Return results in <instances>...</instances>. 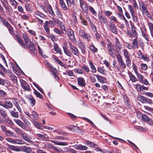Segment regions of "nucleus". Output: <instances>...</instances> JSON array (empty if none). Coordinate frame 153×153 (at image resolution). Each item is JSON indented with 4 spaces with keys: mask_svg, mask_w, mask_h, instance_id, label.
I'll return each mask as SVG.
<instances>
[{
    "mask_svg": "<svg viewBox=\"0 0 153 153\" xmlns=\"http://www.w3.org/2000/svg\"><path fill=\"white\" fill-rule=\"evenodd\" d=\"M140 8L143 14L148 16L149 13L147 10V5L144 2L141 1L139 3Z\"/></svg>",
    "mask_w": 153,
    "mask_h": 153,
    "instance_id": "nucleus-1",
    "label": "nucleus"
},
{
    "mask_svg": "<svg viewBox=\"0 0 153 153\" xmlns=\"http://www.w3.org/2000/svg\"><path fill=\"white\" fill-rule=\"evenodd\" d=\"M34 16L39 20L40 23L42 24L43 22V21L41 19H45L46 16L39 11H36L34 14Z\"/></svg>",
    "mask_w": 153,
    "mask_h": 153,
    "instance_id": "nucleus-2",
    "label": "nucleus"
},
{
    "mask_svg": "<svg viewBox=\"0 0 153 153\" xmlns=\"http://www.w3.org/2000/svg\"><path fill=\"white\" fill-rule=\"evenodd\" d=\"M107 48L109 53L111 56L113 58L115 57V54L114 48L113 45L111 43L109 44L108 45Z\"/></svg>",
    "mask_w": 153,
    "mask_h": 153,
    "instance_id": "nucleus-3",
    "label": "nucleus"
},
{
    "mask_svg": "<svg viewBox=\"0 0 153 153\" xmlns=\"http://www.w3.org/2000/svg\"><path fill=\"white\" fill-rule=\"evenodd\" d=\"M1 128L2 131L4 133L5 135L7 137H11L13 134V132L10 131L7 129L5 126L2 125L1 126Z\"/></svg>",
    "mask_w": 153,
    "mask_h": 153,
    "instance_id": "nucleus-4",
    "label": "nucleus"
},
{
    "mask_svg": "<svg viewBox=\"0 0 153 153\" xmlns=\"http://www.w3.org/2000/svg\"><path fill=\"white\" fill-rule=\"evenodd\" d=\"M67 34L70 40L72 42H74L76 41V39L74 31L71 29H68L67 30Z\"/></svg>",
    "mask_w": 153,
    "mask_h": 153,
    "instance_id": "nucleus-5",
    "label": "nucleus"
},
{
    "mask_svg": "<svg viewBox=\"0 0 153 153\" xmlns=\"http://www.w3.org/2000/svg\"><path fill=\"white\" fill-rule=\"evenodd\" d=\"M80 6L82 10L85 13L88 12V8L86 4L83 0H79Z\"/></svg>",
    "mask_w": 153,
    "mask_h": 153,
    "instance_id": "nucleus-6",
    "label": "nucleus"
},
{
    "mask_svg": "<svg viewBox=\"0 0 153 153\" xmlns=\"http://www.w3.org/2000/svg\"><path fill=\"white\" fill-rule=\"evenodd\" d=\"M115 46L116 50L118 52H120V50L122 48V45L117 37L115 38Z\"/></svg>",
    "mask_w": 153,
    "mask_h": 153,
    "instance_id": "nucleus-7",
    "label": "nucleus"
},
{
    "mask_svg": "<svg viewBox=\"0 0 153 153\" xmlns=\"http://www.w3.org/2000/svg\"><path fill=\"white\" fill-rule=\"evenodd\" d=\"M117 57L118 63L120 64V67L122 69H125L126 66L124 63L121 55L120 54L117 55Z\"/></svg>",
    "mask_w": 153,
    "mask_h": 153,
    "instance_id": "nucleus-8",
    "label": "nucleus"
},
{
    "mask_svg": "<svg viewBox=\"0 0 153 153\" xmlns=\"http://www.w3.org/2000/svg\"><path fill=\"white\" fill-rule=\"evenodd\" d=\"M21 86L25 90L27 91H30V88L29 85L25 81L22 80L21 81Z\"/></svg>",
    "mask_w": 153,
    "mask_h": 153,
    "instance_id": "nucleus-9",
    "label": "nucleus"
},
{
    "mask_svg": "<svg viewBox=\"0 0 153 153\" xmlns=\"http://www.w3.org/2000/svg\"><path fill=\"white\" fill-rule=\"evenodd\" d=\"M98 18L100 23L101 24H104L105 25H108V22L107 18L105 16L101 15H99Z\"/></svg>",
    "mask_w": 153,
    "mask_h": 153,
    "instance_id": "nucleus-10",
    "label": "nucleus"
},
{
    "mask_svg": "<svg viewBox=\"0 0 153 153\" xmlns=\"http://www.w3.org/2000/svg\"><path fill=\"white\" fill-rule=\"evenodd\" d=\"M62 48L65 53L68 56L71 57L72 54L68 49L67 44L66 43H64L63 45Z\"/></svg>",
    "mask_w": 153,
    "mask_h": 153,
    "instance_id": "nucleus-11",
    "label": "nucleus"
},
{
    "mask_svg": "<svg viewBox=\"0 0 153 153\" xmlns=\"http://www.w3.org/2000/svg\"><path fill=\"white\" fill-rule=\"evenodd\" d=\"M4 103L5 104H3V107L5 108H11L13 107V104L10 101L6 100Z\"/></svg>",
    "mask_w": 153,
    "mask_h": 153,
    "instance_id": "nucleus-12",
    "label": "nucleus"
},
{
    "mask_svg": "<svg viewBox=\"0 0 153 153\" xmlns=\"http://www.w3.org/2000/svg\"><path fill=\"white\" fill-rule=\"evenodd\" d=\"M23 139L30 143H33V142L28 137L27 134L25 132H23L21 135Z\"/></svg>",
    "mask_w": 153,
    "mask_h": 153,
    "instance_id": "nucleus-13",
    "label": "nucleus"
},
{
    "mask_svg": "<svg viewBox=\"0 0 153 153\" xmlns=\"http://www.w3.org/2000/svg\"><path fill=\"white\" fill-rule=\"evenodd\" d=\"M21 148L24 152L27 153H35V152H32V148L30 147L24 146L21 147Z\"/></svg>",
    "mask_w": 153,
    "mask_h": 153,
    "instance_id": "nucleus-14",
    "label": "nucleus"
},
{
    "mask_svg": "<svg viewBox=\"0 0 153 153\" xmlns=\"http://www.w3.org/2000/svg\"><path fill=\"white\" fill-rule=\"evenodd\" d=\"M135 86L137 90L139 91L140 93L142 94H143V90H148V88L146 87H145L143 85H141L138 84H136L135 85Z\"/></svg>",
    "mask_w": 153,
    "mask_h": 153,
    "instance_id": "nucleus-15",
    "label": "nucleus"
},
{
    "mask_svg": "<svg viewBox=\"0 0 153 153\" xmlns=\"http://www.w3.org/2000/svg\"><path fill=\"white\" fill-rule=\"evenodd\" d=\"M50 141L52 143H54L56 145H59L62 146H67L68 143L66 142H63L61 141H58L57 140H51Z\"/></svg>",
    "mask_w": 153,
    "mask_h": 153,
    "instance_id": "nucleus-16",
    "label": "nucleus"
},
{
    "mask_svg": "<svg viewBox=\"0 0 153 153\" xmlns=\"http://www.w3.org/2000/svg\"><path fill=\"white\" fill-rule=\"evenodd\" d=\"M77 80L79 85L82 86H85L86 85L85 80L83 78L78 77Z\"/></svg>",
    "mask_w": 153,
    "mask_h": 153,
    "instance_id": "nucleus-17",
    "label": "nucleus"
},
{
    "mask_svg": "<svg viewBox=\"0 0 153 153\" xmlns=\"http://www.w3.org/2000/svg\"><path fill=\"white\" fill-rule=\"evenodd\" d=\"M70 50L71 52L72 53L75 55L79 56V52L76 47H72V48H70Z\"/></svg>",
    "mask_w": 153,
    "mask_h": 153,
    "instance_id": "nucleus-18",
    "label": "nucleus"
},
{
    "mask_svg": "<svg viewBox=\"0 0 153 153\" xmlns=\"http://www.w3.org/2000/svg\"><path fill=\"white\" fill-rule=\"evenodd\" d=\"M110 29L111 31L113 33L116 34L117 32V28L114 24H110L109 25Z\"/></svg>",
    "mask_w": 153,
    "mask_h": 153,
    "instance_id": "nucleus-19",
    "label": "nucleus"
},
{
    "mask_svg": "<svg viewBox=\"0 0 153 153\" xmlns=\"http://www.w3.org/2000/svg\"><path fill=\"white\" fill-rule=\"evenodd\" d=\"M8 147L10 149L12 150H13L16 152H19L21 151V149L20 148L17 147L15 146L9 145Z\"/></svg>",
    "mask_w": 153,
    "mask_h": 153,
    "instance_id": "nucleus-20",
    "label": "nucleus"
},
{
    "mask_svg": "<svg viewBox=\"0 0 153 153\" xmlns=\"http://www.w3.org/2000/svg\"><path fill=\"white\" fill-rule=\"evenodd\" d=\"M59 4L62 9L66 11L68 10L67 7H66L64 1L63 0H59Z\"/></svg>",
    "mask_w": 153,
    "mask_h": 153,
    "instance_id": "nucleus-21",
    "label": "nucleus"
},
{
    "mask_svg": "<svg viewBox=\"0 0 153 153\" xmlns=\"http://www.w3.org/2000/svg\"><path fill=\"white\" fill-rule=\"evenodd\" d=\"M47 8L50 14L53 17L55 16V14L51 6L49 5H48Z\"/></svg>",
    "mask_w": 153,
    "mask_h": 153,
    "instance_id": "nucleus-22",
    "label": "nucleus"
},
{
    "mask_svg": "<svg viewBox=\"0 0 153 153\" xmlns=\"http://www.w3.org/2000/svg\"><path fill=\"white\" fill-rule=\"evenodd\" d=\"M11 115L13 117L18 118L19 117L18 113L14 111L11 110L9 112Z\"/></svg>",
    "mask_w": 153,
    "mask_h": 153,
    "instance_id": "nucleus-23",
    "label": "nucleus"
},
{
    "mask_svg": "<svg viewBox=\"0 0 153 153\" xmlns=\"http://www.w3.org/2000/svg\"><path fill=\"white\" fill-rule=\"evenodd\" d=\"M23 37L25 40L26 45L28 44L29 42H30L31 41L30 40L26 34L23 33Z\"/></svg>",
    "mask_w": 153,
    "mask_h": 153,
    "instance_id": "nucleus-24",
    "label": "nucleus"
},
{
    "mask_svg": "<svg viewBox=\"0 0 153 153\" xmlns=\"http://www.w3.org/2000/svg\"><path fill=\"white\" fill-rule=\"evenodd\" d=\"M0 114L4 118H5L7 117V113L5 110L4 109L0 110Z\"/></svg>",
    "mask_w": 153,
    "mask_h": 153,
    "instance_id": "nucleus-25",
    "label": "nucleus"
},
{
    "mask_svg": "<svg viewBox=\"0 0 153 153\" xmlns=\"http://www.w3.org/2000/svg\"><path fill=\"white\" fill-rule=\"evenodd\" d=\"M131 31L132 33L131 34V37H134L137 36V33L136 31V28L134 26H131Z\"/></svg>",
    "mask_w": 153,
    "mask_h": 153,
    "instance_id": "nucleus-26",
    "label": "nucleus"
},
{
    "mask_svg": "<svg viewBox=\"0 0 153 153\" xmlns=\"http://www.w3.org/2000/svg\"><path fill=\"white\" fill-rule=\"evenodd\" d=\"M96 76L97 77L98 80L99 82H100L101 83H105V80L104 77L101 76H99L97 75H96Z\"/></svg>",
    "mask_w": 153,
    "mask_h": 153,
    "instance_id": "nucleus-27",
    "label": "nucleus"
},
{
    "mask_svg": "<svg viewBox=\"0 0 153 153\" xmlns=\"http://www.w3.org/2000/svg\"><path fill=\"white\" fill-rule=\"evenodd\" d=\"M132 46L134 49L137 48L138 47V44L137 38L134 39L133 40Z\"/></svg>",
    "mask_w": 153,
    "mask_h": 153,
    "instance_id": "nucleus-28",
    "label": "nucleus"
},
{
    "mask_svg": "<svg viewBox=\"0 0 153 153\" xmlns=\"http://www.w3.org/2000/svg\"><path fill=\"white\" fill-rule=\"evenodd\" d=\"M30 118L32 119H33L34 120H36L38 118V115L36 112L34 111H33L31 114Z\"/></svg>",
    "mask_w": 153,
    "mask_h": 153,
    "instance_id": "nucleus-29",
    "label": "nucleus"
},
{
    "mask_svg": "<svg viewBox=\"0 0 153 153\" xmlns=\"http://www.w3.org/2000/svg\"><path fill=\"white\" fill-rule=\"evenodd\" d=\"M25 142L22 140L18 139H14L13 144H23Z\"/></svg>",
    "mask_w": 153,
    "mask_h": 153,
    "instance_id": "nucleus-30",
    "label": "nucleus"
},
{
    "mask_svg": "<svg viewBox=\"0 0 153 153\" xmlns=\"http://www.w3.org/2000/svg\"><path fill=\"white\" fill-rule=\"evenodd\" d=\"M53 47L54 50L57 53H59L60 54H62V52L61 49L57 45H54Z\"/></svg>",
    "mask_w": 153,
    "mask_h": 153,
    "instance_id": "nucleus-31",
    "label": "nucleus"
},
{
    "mask_svg": "<svg viewBox=\"0 0 153 153\" xmlns=\"http://www.w3.org/2000/svg\"><path fill=\"white\" fill-rule=\"evenodd\" d=\"M146 98L142 95H140L137 96V98L138 100L143 103H144Z\"/></svg>",
    "mask_w": 153,
    "mask_h": 153,
    "instance_id": "nucleus-32",
    "label": "nucleus"
},
{
    "mask_svg": "<svg viewBox=\"0 0 153 153\" xmlns=\"http://www.w3.org/2000/svg\"><path fill=\"white\" fill-rule=\"evenodd\" d=\"M10 4L13 7L16 8L17 6L18 3L15 0H10L9 1Z\"/></svg>",
    "mask_w": 153,
    "mask_h": 153,
    "instance_id": "nucleus-33",
    "label": "nucleus"
},
{
    "mask_svg": "<svg viewBox=\"0 0 153 153\" xmlns=\"http://www.w3.org/2000/svg\"><path fill=\"white\" fill-rule=\"evenodd\" d=\"M25 7L27 11H31L32 5L30 3H27L25 4Z\"/></svg>",
    "mask_w": 153,
    "mask_h": 153,
    "instance_id": "nucleus-34",
    "label": "nucleus"
},
{
    "mask_svg": "<svg viewBox=\"0 0 153 153\" xmlns=\"http://www.w3.org/2000/svg\"><path fill=\"white\" fill-rule=\"evenodd\" d=\"M32 123L33 125L38 128H40L42 126V123H37L35 120L33 121Z\"/></svg>",
    "mask_w": 153,
    "mask_h": 153,
    "instance_id": "nucleus-35",
    "label": "nucleus"
},
{
    "mask_svg": "<svg viewBox=\"0 0 153 153\" xmlns=\"http://www.w3.org/2000/svg\"><path fill=\"white\" fill-rule=\"evenodd\" d=\"M90 48L91 51L93 53H95L97 52V48L95 47L92 43V45L90 46Z\"/></svg>",
    "mask_w": 153,
    "mask_h": 153,
    "instance_id": "nucleus-36",
    "label": "nucleus"
},
{
    "mask_svg": "<svg viewBox=\"0 0 153 153\" xmlns=\"http://www.w3.org/2000/svg\"><path fill=\"white\" fill-rule=\"evenodd\" d=\"M130 79L133 82H135L137 80V79L131 73L129 74Z\"/></svg>",
    "mask_w": 153,
    "mask_h": 153,
    "instance_id": "nucleus-37",
    "label": "nucleus"
},
{
    "mask_svg": "<svg viewBox=\"0 0 153 153\" xmlns=\"http://www.w3.org/2000/svg\"><path fill=\"white\" fill-rule=\"evenodd\" d=\"M26 46L30 48L31 51H33L35 49V47L34 45L32 44L30 42L28 43V44L26 45Z\"/></svg>",
    "mask_w": 153,
    "mask_h": 153,
    "instance_id": "nucleus-38",
    "label": "nucleus"
},
{
    "mask_svg": "<svg viewBox=\"0 0 153 153\" xmlns=\"http://www.w3.org/2000/svg\"><path fill=\"white\" fill-rule=\"evenodd\" d=\"M67 6L68 7H71V4L73 5L75 4V2L74 0H68L66 1Z\"/></svg>",
    "mask_w": 153,
    "mask_h": 153,
    "instance_id": "nucleus-39",
    "label": "nucleus"
},
{
    "mask_svg": "<svg viewBox=\"0 0 153 153\" xmlns=\"http://www.w3.org/2000/svg\"><path fill=\"white\" fill-rule=\"evenodd\" d=\"M34 93L37 97H39L41 99L43 98V96L36 90H34Z\"/></svg>",
    "mask_w": 153,
    "mask_h": 153,
    "instance_id": "nucleus-40",
    "label": "nucleus"
},
{
    "mask_svg": "<svg viewBox=\"0 0 153 153\" xmlns=\"http://www.w3.org/2000/svg\"><path fill=\"white\" fill-rule=\"evenodd\" d=\"M83 119L86 121L88 123H89L92 127H95L96 126L93 123V122L88 118L86 117H84L83 118Z\"/></svg>",
    "mask_w": 153,
    "mask_h": 153,
    "instance_id": "nucleus-41",
    "label": "nucleus"
},
{
    "mask_svg": "<svg viewBox=\"0 0 153 153\" xmlns=\"http://www.w3.org/2000/svg\"><path fill=\"white\" fill-rule=\"evenodd\" d=\"M124 56L126 58H129L128 51L125 49H123L122 50Z\"/></svg>",
    "mask_w": 153,
    "mask_h": 153,
    "instance_id": "nucleus-42",
    "label": "nucleus"
},
{
    "mask_svg": "<svg viewBox=\"0 0 153 153\" xmlns=\"http://www.w3.org/2000/svg\"><path fill=\"white\" fill-rule=\"evenodd\" d=\"M4 121L6 123L10 124L11 126H12L13 125V123L12 120L10 119L8 117L5 119Z\"/></svg>",
    "mask_w": 153,
    "mask_h": 153,
    "instance_id": "nucleus-43",
    "label": "nucleus"
},
{
    "mask_svg": "<svg viewBox=\"0 0 153 153\" xmlns=\"http://www.w3.org/2000/svg\"><path fill=\"white\" fill-rule=\"evenodd\" d=\"M90 67L92 70V71L94 73H96L97 71L93 63L91 62H90L89 63Z\"/></svg>",
    "mask_w": 153,
    "mask_h": 153,
    "instance_id": "nucleus-44",
    "label": "nucleus"
},
{
    "mask_svg": "<svg viewBox=\"0 0 153 153\" xmlns=\"http://www.w3.org/2000/svg\"><path fill=\"white\" fill-rule=\"evenodd\" d=\"M88 9L91 11V12L94 15H97V13L94 10V8L92 7L91 6H88Z\"/></svg>",
    "mask_w": 153,
    "mask_h": 153,
    "instance_id": "nucleus-45",
    "label": "nucleus"
},
{
    "mask_svg": "<svg viewBox=\"0 0 153 153\" xmlns=\"http://www.w3.org/2000/svg\"><path fill=\"white\" fill-rule=\"evenodd\" d=\"M14 121L19 126L23 124V123L19 119H14Z\"/></svg>",
    "mask_w": 153,
    "mask_h": 153,
    "instance_id": "nucleus-46",
    "label": "nucleus"
},
{
    "mask_svg": "<svg viewBox=\"0 0 153 153\" xmlns=\"http://www.w3.org/2000/svg\"><path fill=\"white\" fill-rule=\"evenodd\" d=\"M66 152H69L70 153H77L76 151L75 150L71 148H66Z\"/></svg>",
    "mask_w": 153,
    "mask_h": 153,
    "instance_id": "nucleus-47",
    "label": "nucleus"
},
{
    "mask_svg": "<svg viewBox=\"0 0 153 153\" xmlns=\"http://www.w3.org/2000/svg\"><path fill=\"white\" fill-rule=\"evenodd\" d=\"M95 74H93L91 75L90 76V79L91 81L93 82H96V80L95 77Z\"/></svg>",
    "mask_w": 153,
    "mask_h": 153,
    "instance_id": "nucleus-48",
    "label": "nucleus"
},
{
    "mask_svg": "<svg viewBox=\"0 0 153 153\" xmlns=\"http://www.w3.org/2000/svg\"><path fill=\"white\" fill-rule=\"evenodd\" d=\"M56 14L58 17L60 19H62V14L61 12L58 9L57 10L56 12Z\"/></svg>",
    "mask_w": 153,
    "mask_h": 153,
    "instance_id": "nucleus-49",
    "label": "nucleus"
},
{
    "mask_svg": "<svg viewBox=\"0 0 153 153\" xmlns=\"http://www.w3.org/2000/svg\"><path fill=\"white\" fill-rule=\"evenodd\" d=\"M63 74L65 75H67L69 76H74V73L73 72L71 71H66Z\"/></svg>",
    "mask_w": 153,
    "mask_h": 153,
    "instance_id": "nucleus-50",
    "label": "nucleus"
},
{
    "mask_svg": "<svg viewBox=\"0 0 153 153\" xmlns=\"http://www.w3.org/2000/svg\"><path fill=\"white\" fill-rule=\"evenodd\" d=\"M74 72L77 74H82L84 72V71L81 69L79 68H76L74 70Z\"/></svg>",
    "mask_w": 153,
    "mask_h": 153,
    "instance_id": "nucleus-51",
    "label": "nucleus"
},
{
    "mask_svg": "<svg viewBox=\"0 0 153 153\" xmlns=\"http://www.w3.org/2000/svg\"><path fill=\"white\" fill-rule=\"evenodd\" d=\"M9 30L10 33L11 34L13 35L14 34V31L13 28L11 27V25L7 27Z\"/></svg>",
    "mask_w": 153,
    "mask_h": 153,
    "instance_id": "nucleus-52",
    "label": "nucleus"
},
{
    "mask_svg": "<svg viewBox=\"0 0 153 153\" xmlns=\"http://www.w3.org/2000/svg\"><path fill=\"white\" fill-rule=\"evenodd\" d=\"M85 144L90 147H94L95 146V145L90 141L85 142Z\"/></svg>",
    "mask_w": 153,
    "mask_h": 153,
    "instance_id": "nucleus-53",
    "label": "nucleus"
},
{
    "mask_svg": "<svg viewBox=\"0 0 153 153\" xmlns=\"http://www.w3.org/2000/svg\"><path fill=\"white\" fill-rule=\"evenodd\" d=\"M128 9L131 15L134 14V11L133 7L131 5H129L128 6Z\"/></svg>",
    "mask_w": 153,
    "mask_h": 153,
    "instance_id": "nucleus-54",
    "label": "nucleus"
},
{
    "mask_svg": "<svg viewBox=\"0 0 153 153\" xmlns=\"http://www.w3.org/2000/svg\"><path fill=\"white\" fill-rule=\"evenodd\" d=\"M54 59L56 61L58 64L62 66H63V64L62 62L58 59L56 57H53Z\"/></svg>",
    "mask_w": 153,
    "mask_h": 153,
    "instance_id": "nucleus-55",
    "label": "nucleus"
},
{
    "mask_svg": "<svg viewBox=\"0 0 153 153\" xmlns=\"http://www.w3.org/2000/svg\"><path fill=\"white\" fill-rule=\"evenodd\" d=\"M137 129L140 131H145L147 130L146 128H143L140 126H137Z\"/></svg>",
    "mask_w": 153,
    "mask_h": 153,
    "instance_id": "nucleus-56",
    "label": "nucleus"
},
{
    "mask_svg": "<svg viewBox=\"0 0 153 153\" xmlns=\"http://www.w3.org/2000/svg\"><path fill=\"white\" fill-rule=\"evenodd\" d=\"M53 149L54 150L59 153H62L63 151L62 149L59 148H57L56 147H53Z\"/></svg>",
    "mask_w": 153,
    "mask_h": 153,
    "instance_id": "nucleus-57",
    "label": "nucleus"
},
{
    "mask_svg": "<svg viewBox=\"0 0 153 153\" xmlns=\"http://www.w3.org/2000/svg\"><path fill=\"white\" fill-rule=\"evenodd\" d=\"M140 66L141 68L144 70H146L148 68L147 65L145 64L141 63Z\"/></svg>",
    "mask_w": 153,
    "mask_h": 153,
    "instance_id": "nucleus-58",
    "label": "nucleus"
},
{
    "mask_svg": "<svg viewBox=\"0 0 153 153\" xmlns=\"http://www.w3.org/2000/svg\"><path fill=\"white\" fill-rule=\"evenodd\" d=\"M18 42L22 47L24 48H25V44L24 43L22 40L19 39L18 40Z\"/></svg>",
    "mask_w": 153,
    "mask_h": 153,
    "instance_id": "nucleus-59",
    "label": "nucleus"
},
{
    "mask_svg": "<svg viewBox=\"0 0 153 153\" xmlns=\"http://www.w3.org/2000/svg\"><path fill=\"white\" fill-rule=\"evenodd\" d=\"M35 86L37 88V89L42 94L44 93L43 90L41 87H39V85L36 84H34Z\"/></svg>",
    "mask_w": 153,
    "mask_h": 153,
    "instance_id": "nucleus-60",
    "label": "nucleus"
},
{
    "mask_svg": "<svg viewBox=\"0 0 153 153\" xmlns=\"http://www.w3.org/2000/svg\"><path fill=\"white\" fill-rule=\"evenodd\" d=\"M17 9L18 11L21 13H23L24 11V9L22 6L19 5L18 6Z\"/></svg>",
    "mask_w": 153,
    "mask_h": 153,
    "instance_id": "nucleus-61",
    "label": "nucleus"
},
{
    "mask_svg": "<svg viewBox=\"0 0 153 153\" xmlns=\"http://www.w3.org/2000/svg\"><path fill=\"white\" fill-rule=\"evenodd\" d=\"M126 63L128 67L130 66L131 64V61L130 57L126 58Z\"/></svg>",
    "mask_w": 153,
    "mask_h": 153,
    "instance_id": "nucleus-62",
    "label": "nucleus"
},
{
    "mask_svg": "<svg viewBox=\"0 0 153 153\" xmlns=\"http://www.w3.org/2000/svg\"><path fill=\"white\" fill-rule=\"evenodd\" d=\"M85 34L84 31L82 30H81L79 31V35L82 38L84 36Z\"/></svg>",
    "mask_w": 153,
    "mask_h": 153,
    "instance_id": "nucleus-63",
    "label": "nucleus"
},
{
    "mask_svg": "<svg viewBox=\"0 0 153 153\" xmlns=\"http://www.w3.org/2000/svg\"><path fill=\"white\" fill-rule=\"evenodd\" d=\"M0 96L2 97H5L7 96L6 93L2 90H0Z\"/></svg>",
    "mask_w": 153,
    "mask_h": 153,
    "instance_id": "nucleus-64",
    "label": "nucleus"
}]
</instances>
